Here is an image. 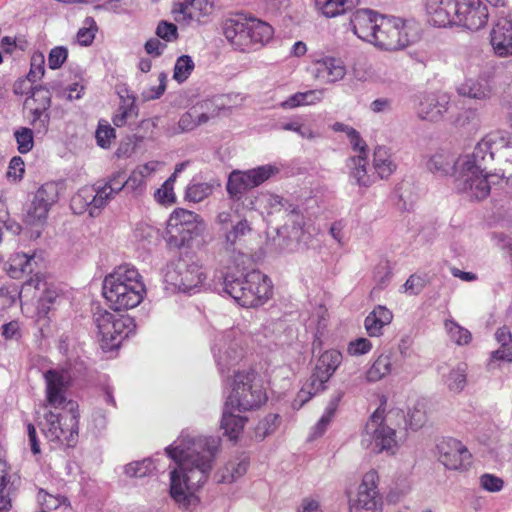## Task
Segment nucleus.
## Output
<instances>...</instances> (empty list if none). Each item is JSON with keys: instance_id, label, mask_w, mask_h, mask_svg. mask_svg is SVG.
I'll list each match as a JSON object with an SVG mask.
<instances>
[{"instance_id": "nucleus-1", "label": "nucleus", "mask_w": 512, "mask_h": 512, "mask_svg": "<svg viewBox=\"0 0 512 512\" xmlns=\"http://www.w3.org/2000/svg\"><path fill=\"white\" fill-rule=\"evenodd\" d=\"M220 438L183 431L165 450L176 462L170 473V495L182 508L198 504L196 491L207 481L220 448Z\"/></svg>"}, {"instance_id": "nucleus-2", "label": "nucleus", "mask_w": 512, "mask_h": 512, "mask_svg": "<svg viewBox=\"0 0 512 512\" xmlns=\"http://www.w3.org/2000/svg\"><path fill=\"white\" fill-rule=\"evenodd\" d=\"M46 384L44 419L39 423L48 441L60 446L74 447L78 441V412L76 403L67 399L68 375L63 370L50 369L44 373Z\"/></svg>"}, {"instance_id": "nucleus-3", "label": "nucleus", "mask_w": 512, "mask_h": 512, "mask_svg": "<svg viewBox=\"0 0 512 512\" xmlns=\"http://www.w3.org/2000/svg\"><path fill=\"white\" fill-rule=\"evenodd\" d=\"M428 169L440 176L452 175L463 184V190L473 200H483L489 194L492 185L511 179L512 173L506 175L485 172L477 162H430Z\"/></svg>"}, {"instance_id": "nucleus-4", "label": "nucleus", "mask_w": 512, "mask_h": 512, "mask_svg": "<svg viewBox=\"0 0 512 512\" xmlns=\"http://www.w3.org/2000/svg\"><path fill=\"white\" fill-rule=\"evenodd\" d=\"M103 295L115 311L137 307L146 295V286L139 271L130 265H121L105 276Z\"/></svg>"}, {"instance_id": "nucleus-5", "label": "nucleus", "mask_w": 512, "mask_h": 512, "mask_svg": "<svg viewBox=\"0 0 512 512\" xmlns=\"http://www.w3.org/2000/svg\"><path fill=\"white\" fill-rule=\"evenodd\" d=\"M226 40L239 52H251L260 49L273 37L274 30L268 23L256 18L236 15L222 23Z\"/></svg>"}, {"instance_id": "nucleus-6", "label": "nucleus", "mask_w": 512, "mask_h": 512, "mask_svg": "<svg viewBox=\"0 0 512 512\" xmlns=\"http://www.w3.org/2000/svg\"><path fill=\"white\" fill-rule=\"evenodd\" d=\"M223 289L242 307L254 308L270 299L273 286L267 275L259 270H252L237 278L227 275Z\"/></svg>"}, {"instance_id": "nucleus-7", "label": "nucleus", "mask_w": 512, "mask_h": 512, "mask_svg": "<svg viewBox=\"0 0 512 512\" xmlns=\"http://www.w3.org/2000/svg\"><path fill=\"white\" fill-rule=\"evenodd\" d=\"M266 400V393L255 371H238L234 374L231 391L225 401L228 407H236L241 413L259 408Z\"/></svg>"}, {"instance_id": "nucleus-8", "label": "nucleus", "mask_w": 512, "mask_h": 512, "mask_svg": "<svg viewBox=\"0 0 512 512\" xmlns=\"http://www.w3.org/2000/svg\"><path fill=\"white\" fill-rule=\"evenodd\" d=\"M205 228V222L199 214L176 208L167 220L164 239L171 248L189 247Z\"/></svg>"}, {"instance_id": "nucleus-9", "label": "nucleus", "mask_w": 512, "mask_h": 512, "mask_svg": "<svg viewBox=\"0 0 512 512\" xmlns=\"http://www.w3.org/2000/svg\"><path fill=\"white\" fill-rule=\"evenodd\" d=\"M361 445L373 453L394 455L401 440L397 437L396 430L388 425L387 418H383L382 413L377 410L365 425Z\"/></svg>"}, {"instance_id": "nucleus-10", "label": "nucleus", "mask_w": 512, "mask_h": 512, "mask_svg": "<svg viewBox=\"0 0 512 512\" xmlns=\"http://www.w3.org/2000/svg\"><path fill=\"white\" fill-rule=\"evenodd\" d=\"M98 336L106 349L117 348L135 330L133 318L98 309L94 314Z\"/></svg>"}, {"instance_id": "nucleus-11", "label": "nucleus", "mask_w": 512, "mask_h": 512, "mask_svg": "<svg viewBox=\"0 0 512 512\" xmlns=\"http://www.w3.org/2000/svg\"><path fill=\"white\" fill-rule=\"evenodd\" d=\"M62 189L61 182L50 181L41 185L25 214L24 222L29 226H43L51 207L57 203Z\"/></svg>"}, {"instance_id": "nucleus-12", "label": "nucleus", "mask_w": 512, "mask_h": 512, "mask_svg": "<svg viewBox=\"0 0 512 512\" xmlns=\"http://www.w3.org/2000/svg\"><path fill=\"white\" fill-rule=\"evenodd\" d=\"M372 44L381 49L396 51L405 48L409 44L403 19L395 16L383 15L379 19V28L376 31Z\"/></svg>"}, {"instance_id": "nucleus-13", "label": "nucleus", "mask_w": 512, "mask_h": 512, "mask_svg": "<svg viewBox=\"0 0 512 512\" xmlns=\"http://www.w3.org/2000/svg\"><path fill=\"white\" fill-rule=\"evenodd\" d=\"M213 355L221 373L229 370L243 356L242 337L236 330L218 334L212 348Z\"/></svg>"}, {"instance_id": "nucleus-14", "label": "nucleus", "mask_w": 512, "mask_h": 512, "mask_svg": "<svg viewBox=\"0 0 512 512\" xmlns=\"http://www.w3.org/2000/svg\"><path fill=\"white\" fill-rule=\"evenodd\" d=\"M206 279L203 267L196 261L180 260L166 273V282L182 292L199 288Z\"/></svg>"}, {"instance_id": "nucleus-15", "label": "nucleus", "mask_w": 512, "mask_h": 512, "mask_svg": "<svg viewBox=\"0 0 512 512\" xmlns=\"http://www.w3.org/2000/svg\"><path fill=\"white\" fill-rule=\"evenodd\" d=\"M452 26H463L469 30H479L485 26L488 10L481 0H456Z\"/></svg>"}, {"instance_id": "nucleus-16", "label": "nucleus", "mask_w": 512, "mask_h": 512, "mask_svg": "<svg viewBox=\"0 0 512 512\" xmlns=\"http://www.w3.org/2000/svg\"><path fill=\"white\" fill-rule=\"evenodd\" d=\"M379 476L376 470L366 472L358 487L357 498L350 500V509L362 508L372 512H381L382 497L378 491Z\"/></svg>"}, {"instance_id": "nucleus-17", "label": "nucleus", "mask_w": 512, "mask_h": 512, "mask_svg": "<svg viewBox=\"0 0 512 512\" xmlns=\"http://www.w3.org/2000/svg\"><path fill=\"white\" fill-rule=\"evenodd\" d=\"M439 461L449 470L466 471L471 465V453L459 440L448 438L438 446Z\"/></svg>"}, {"instance_id": "nucleus-18", "label": "nucleus", "mask_w": 512, "mask_h": 512, "mask_svg": "<svg viewBox=\"0 0 512 512\" xmlns=\"http://www.w3.org/2000/svg\"><path fill=\"white\" fill-rule=\"evenodd\" d=\"M495 157H512V141L499 133H492L479 141L473 149L470 160H487Z\"/></svg>"}, {"instance_id": "nucleus-19", "label": "nucleus", "mask_w": 512, "mask_h": 512, "mask_svg": "<svg viewBox=\"0 0 512 512\" xmlns=\"http://www.w3.org/2000/svg\"><path fill=\"white\" fill-rule=\"evenodd\" d=\"M382 16L377 11L368 8L356 10L350 18L354 34L371 43L372 39H375L376 31L379 28V19H382Z\"/></svg>"}, {"instance_id": "nucleus-20", "label": "nucleus", "mask_w": 512, "mask_h": 512, "mask_svg": "<svg viewBox=\"0 0 512 512\" xmlns=\"http://www.w3.org/2000/svg\"><path fill=\"white\" fill-rule=\"evenodd\" d=\"M50 106L51 93L44 87L31 88V94L24 102V107L32 114V123L39 122L40 127H46L49 122L47 111Z\"/></svg>"}, {"instance_id": "nucleus-21", "label": "nucleus", "mask_w": 512, "mask_h": 512, "mask_svg": "<svg viewBox=\"0 0 512 512\" xmlns=\"http://www.w3.org/2000/svg\"><path fill=\"white\" fill-rule=\"evenodd\" d=\"M449 97L446 94L424 93L419 96L418 115L423 120L438 121L448 111Z\"/></svg>"}, {"instance_id": "nucleus-22", "label": "nucleus", "mask_w": 512, "mask_h": 512, "mask_svg": "<svg viewBox=\"0 0 512 512\" xmlns=\"http://www.w3.org/2000/svg\"><path fill=\"white\" fill-rule=\"evenodd\" d=\"M429 23L436 27L452 26L456 0H422Z\"/></svg>"}, {"instance_id": "nucleus-23", "label": "nucleus", "mask_w": 512, "mask_h": 512, "mask_svg": "<svg viewBox=\"0 0 512 512\" xmlns=\"http://www.w3.org/2000/svg\"><path fill=\"white\" fill-rule=\"evenodd\" d=\"M212 9V0H177L172 13L176 21L189 22L210 14Z\"/></svg>"}, {"instance_id": "nucleus-24", "label": "nucleus", "mask_w": 512, "mask_h": 512, "mask_svg": "<svg viewBox=\"0 0 512 512\" xmlns=\"http://www.w3.org/2000/svg\"><path fill=\"white\" fill-rule=\"evenodd\" d=\"M461 97L477 100L487 101L492 97L493 85L491 80L484 75L477 78H467L456 89Z\"/></svg>"}, {"instance_id": "nucleus-25", "label": "nucleus", "mask_w": 512, "mask_h": 512, "mask_svg": "<svg viewBox=\"0 0 512 512\" xmlns=\"http://www.w3.org/2000/svg\"><path fill=\"white\" fill-rule=\"evenodd\" d=\"M346 75V67L340 59L324 57L314 62L313 76L326 84L342 80Z\"/></svg>"}, {"instance_id": "nucleus-26", "label": "nucleus", "mask_w": 512, "mask_h": 512, "mask_svg": "<svg viewBox=\"0 0 512 512\" xmlns=\"http://www.w3.org/2000/svg\"><path fill=\"white\" fill-rule=\"evenodd\" d=\"M93 208L97 216L101 211L123 190V184L116 182L114 175L104 180L97 181L93 186Z\"/></svg>"}, {"instance_id": "nucleus-27", "label": "nucleus", "mask_w": 512, "mask_h": 512, "mask_svg": "<svg viewBox=\"0 0 512 512\" xmlns=\"http://www.w3.org/2000/svg\"><path fill=\"white\" fill-rule=\"evenodd\" d=\"M495 340L499 348L492 351L487 362V368L494 370L500 367V363H512V333L506 326L500 327L495 332Z\"/></svg>"}, {"instance_id": "nucleus-28", "label": "nucleus", "mask_w": 512, "mask_h": 512, "mask_svg": "<svg viewBox=\"0 0 512 512\" xmlns=\"http://www.w3.org/2000/svg\"><path fill=\"white\" fill-rule=\"evenodd\" d=\"M393 320V313L385 306H376L365 318L364 327L370 337H380L383 328Z\"/></svg>"}, {"instance_id": "nucleus-29", "label": "nucleus", "mask_w": 512, "mask_h": 512, "mask_svg": "<svg viewBox=\"0 0 512 512\" xmlns=\"http://www.w3.org/2000/svg\"><path fill=\"white\" fill-rule=\"evenodd\" d=\"M491 44L501 57L512 55V21L497 24L491 32Z\"/></svg>"}, {"instance_id": "nucleus-30", "label": "nucleus", "mask_w": 512, "mask_h": 512, "mask_svg": "<svg viewBox=\"0 0 512 512\" xmlns=\"http://www.w3.org/2000/svg\"><path fill=\"white\" fill-rule=\"evenodd\" d=\"M235 412H238L236 407H228V404H224L221 428L230 439H237L247 422L246 417Z\"/></svg>"}, {"instance_id": "nucleus-31", "label": "nucleus", "mask_w": 512, "mask_h": 512, "mask_svg": "<svg viewBox=\"0 0 512 512\" xmlns=\"http://www.w3.org/2000/svg\"><path fill=\"white\" fill-rule=\"evenodd\" d=\"M252 232L251 223L246 218H241L232 224L224 234V246L227 250L234 251L242 244L244 239Z\"/></svg>"}, {"instance_id": "nucleus-32", "label": "nucleus", "mask_w": 512, "mask_h": 512, "mask_svg": "<svg viewBox=\"0 0 512 512\" xmlns=\"http://www.w3.org/2000/svg\"><path fill=\"white\" fill-rule=\"evenodd\" d=\"M286 204L287 201L282 197L269 192L259 193L250 203L251 209L260 210L262 213L266 212L267 214L281 212Z\"/></svg>"}, {"instance_id": "nucleus-33", "label": "nucleus", "mask_w": 512, "mask_h": 512, "mask_svg": "<svg viewBox=\"0 0 512 512\" xmlns=\"http://www.w3.org/2000/svg\"><path fill=\"white\" fill-rule=\"evenodd\" d=\"M342 362L340 351L331 349L323 352L316 362L315 369L322 379H330Z\"/></svg>"}, {"instance_id": "nucleus-34", "label": "nucleus", "mask_w": 512, "mask_h": 512, "mask_svg": "<svg viewBox=\"0 0 512 512\" xmlns=\"http://www.w3.org/2000/svg\"><path fill=\"white\" fill-rule=\"evenodd\" d=\"M252 188L247 170H234L230 173L226 189L231 198L238 200L247 190Z\"/></svg>"}, {"instance_id": "nucleus-35", "label": "nucleus", "mask_w": 512, "mask_h": 512, "mask_svg": "<svg viewBox=\"0 0 512 512\" xmlns=\"http://www.w3.org/2000/svg\"><path fill=\"white\" fill-rule=\"evenodd\" d=\"M394 354L385 352L380 354L366 372L368 382H376L389 375L393 367Z\"/></svg>"}, {"instance_id": "nucleus-36", "label": "nucleus", "mask_w": 512, "mask_h": 512, "mask_svg": "<svg viewBox=\"0 0 512 512\" xmlns=\"http://www.w3.org/2000/svg\"><path fill=\"white\" fill-rule=\"evenodd\" d=\"M442 379L450 392L459 393L467 384L466 366L459 364L442 372Z\"/></svg>"}, {"instance_id": "nucleus-37", "label": "nucleus", "mask_w": 512, "mask_h": 512, "mask_svg": "<svg viewBox=\"0 0 512 512\" xmlns=\"http://www.w3.org/2000/svg\"><path fill=\"white\" fill-rule=\"evenodd\" d=\"M360 0H315L316 7L326 17H336L353 9Z\"/></svg>"}, {"instance_id": "nucleus-38", "label": "nucleus", "mask_w": 512, "mask_h": 512, "mask_svg": "<svg viewBox=\"0 0 512 512\" xmlns=\"http://www.w3.org/2000/svg\"><path fill=\"white\" fill-rule=\"evenodd\" d=\"M93 190L91 187H83L71 198L70 207L75 214L88 212L91 217L97 216L93 208Z\"/></svg>"}, {"instance_id": "nucleus-39", "label": "nucleus", "mask_w": 512, "mask_h": 512, "mask_svg": "<svg viewBox=\"0 0 512 512\" xmlns=\"http://www.w3.org/2000/svg\"><path fill=\"white\" fill-rule=\"evenodd\" d=\"M149 172L150 168L148 167V164H144L134 170L129 177H126V173L123 171H118L113 175L116 182L123 184V189L126 188L127 190L138 191L141 189L144 178L149 174Z\"/></svg>"}, {"instance_id": "nucleus-40", "label": "nucleus", "mask_w": 512, "mask_h": 512, "mask_svg": "<svg viewBox=\"0 0 512 512\" xmlns=\"http://www.w3.org/2000/svg\"><path fill=\"white\" fill-rule=\"evenodd\" d=\"M248 468V461L242 458L239 461H230L216 473L217 482L232 483L242 477Z\"/></svg>"}, {"instance_id": "nucleus-41", "label": "nucleus", "mask_w": 512, "mask_h": 512, "mask_svg": "<svg viewBox=\"0 0 512 512\" xmlns=\"http://www.w3.org/2000/svg\"><path fill=\"white\" fill-rule=\"evenodd\" d=\"M184 163L179 164L174 173L154 193L155 200L161 205H172L176 202L174 182L179 172L184 169Z\"/></svg>"}, {"instance_id": "nucleus-42", "label": "nucleus", "mask_w": 512, "mask_h": 512, "mask_svg": "<svg viewBox=\"0 0 512 512\" xmlns=\"http://www.w3.org/2000/svg\"><path fill=\"white\" fill-rule=\"evenodd\" d=\"M33 257L25 253L13 254L7 264V272L11 278L18 279L24 274L32 272Z\"/></svg>"}, {"instance_id": "nucleus-43", "label": "nucleus", "mask_w": 512, "mask_h": 512, "mask_svg": "<svg viewBox=\"0 0 512 512\" xmlns=\"http://www.w3.org/2000/svg\"><path fill=\"white\" fill-rule=\"evenodd\" d=\"M221 108L218 107L217 110H213L210 114L203 112V113H197L195 110L188 111L184 113L179 122V128L181 131H191L195 129L200 124L206 123L210 118H214L219 115Z\"/></svg>"}, {"instance_id": "nucleus-44", "label": "nucleus", "mask_w": 512, "mask_h": 512, "mask_svg": "<svg viewBox=\"0 0 512 512\" xmlns=\"http://www.w3.org/2000/svg\"><path fill=\"white\" fill-rule=\"evenodd\" d=\"M376 162H353L350 178L360 186H369L376 180V174L373 173V164Z\"/></svg>"}, {"instance_id": "nucleus-45", "label": "nucleus", "mask_w": 512, "mask_h": 512, "mask_svg": "<svg viewBox=\"0 0 512 512\" xmlns=\"http://www.w3.org/2000/svg\"><path fill=\"white\" fill-rule=\"evenodd\" d=\"M324 90H308L297 92L291 95L281 105L284 108H296L301 105H313L320 102L323 98Z\"/></svg>"}, {"instance_id": "nucleus-46", "label": "nucleus", "mask_w": 512, "mask_h": 512, "mask_svg": "<svg viewBox=\"0 0 512 512\" xmlns=\"http://www.w3.org/2000/svg\"><path fill=\"white\" fill-rule=\"evenodd\" d=\"M138 116V108L135 105L134 98H122L121 104L112 117V122L117 127L124 126L128 119Z\"/></svg>"}, {"instance_id": "nucleus-47", "label": "nucleus", "mask_w": 512, "mask_h": 512, "mask_svg": "<svg viewBox=\"0 0 512 512\" xmlns=\"http://www.w3.org/2000/svg\"><path fill=\"white\" fill-rule=\"evenodd\" d=\"M19 482L18 475L11 471L9 464L0 459V493H13Z\"/></svg>"}, {"instance_id": "nucleus-48", "label": "nucleus", "mask_w": 512, "mask_h": 512, "mask_svg": "<svg viewBox=\"0 0 512 512\" xmlns=\"http://www.w3.org/2000/svg\"><path fill=\"white\" fill-rule=\"evenodd\" d=\"M445 329L449 338L457 345H467L472 339L470 331L454 320H446Z\"/></svg>"}, {"instance_id": "nucleus-49", "label": "nucleus", "mask_w": 512, "mask_h": 512, "mask_svg": "<svg viewBox=\"0 0 512 512\" xmlns=\"http://www.w3.org/2000/svg\"><path fill=\"white\" fill-rule=\"evenodd\" d=\"M253 188L261 185L279 172V168L272 164H264L247 170Z\"/></svg>"}, {"instance_id": "nucleus-50", "label": "nucleus", "mask_w": 512, "mask_h": 512, "mask_svg": "<svg viewBox=\"0 0 512 512\" xmlns=\"http://www.w3.org/2000/svg\"><path fill=\"white\" fill-rule=\"evenodd\" d=\"M213 192V186L209 183H190L185 191V200L198 203L206 199Z\"/></svg>"}, {"instance_id": "nucleus-51", "label": "nucleus", "mask_w": 512, "mask_h": 512, "mask_svg": "<svg viewBox=\"0 0 512 512\" xmlns=\"http://www.w3.org/2000/svg\"><path fill=\"white\" fill-rule=\"evenodd\" d=\"M62 300V296L58 290L52 286H47L43 290V295L40 296L38 301V313L47 315L51 308Z\"/></svg>"}, {"instance_id": "nucleus-52", "label": "nucleus", "mask_w": 512, "mask_h": 512, "mask_svg": "<svg viewBox=\"0 0 512 512\" xmlns=\"http://www.w3.org/2000/svg\"><path fill=\"white\" fill-rule=\"evenodd\" d=\"M195 68L194 61L189 55L180 56L175 63L173 79L178 83L185 82Z\"/></svg>"}, {"instance_id": "nucleus-53", "label": "nucleus", "mask_w": 512, "mask_h": 512, "mask_svg": "<svg viewBox=\"0 0 512 512\" xmlns=\"http://www.w3.org/2000/svg\"><path fill=\"white\" fill-rule=\"evenodd\" d=\"M155 469L152 459L147 458L141 461H135L124 467V472L129 477H145Z\"/></svg>"}, {"instance_id": "nucleus-54", "label": "nucleus", "mask_w": 512, "mask_h": 512, "mask_svg": "<svg viewBox=\"0 0 512 512\" xmlns=\"http://www.w3.org/2000/svg\"><path fill=\"white\" fill-rule=\"evenodd\" d=\"M327 325V310L319 306L306 321L307 329L313 331L315 335H321Z\"/></svg>"}, {"instance_id": "nucleus-55", "label": "nucleus", "mask_w": 512, "mask_h": 512, "mask_svg": "<svg viewBox=\"0 0 512 512\" xmlns=\"http://www.w3.org/2000/svg\"><path fill=\"white\" fill-rule=\"evenodd\" d=\"M280 128L286 131H294L302 138L307 139H313L318 135L309 125H306L298 118L281 123Z\"/></svg>"}, {"instance_id": "nucleus-56", "label": "nucleus", "mask_w": 512, "mask_h": 512, "mask_svg": "<svg viewBox=\"0 0 512 512\" xmlns=\"http://www.w3.org/2000/svg\"><path fill=\"white\" fill-rule=\"evenodd\" d=\"M95 137L100 147L107 148L116 137L115 130L107 121L100 120L95 132Z\"/></svg>"}, {"instance_id": "nucleus-57", "label": "nucleus", "mask_w": 512, "mask_h": 512, "mask_svg": "<svg viewBox=\"0 0 512 512\" xmlns=\"http://www.w3.org/2000/svg\"><path fill=\"white\" fill-rule=\"evenodd\" d=\"M37 499L41 506V511L45 512L55 510L66 502L64 497L49 494L42 489L39 490Z\"/></svg>"}, {"instance_id": "nucleus-58", "label": "nucleus", "mask_w": 512, "mask_h": 512, "mask_svg": "<svg viewBox=\"0 0 512 512\" xmlns=\"http://www.w3.org/2000/svg\"><path fill=\"white\" fill-rule=\"evenodd\" d=\"M85 27L78 30L76 34V42L81 46H89L95 38V21L91 17L85 19Z\"/></svg>"}, {"instance_id": "nucleus-59", "label": "nucleus", "mask_w": 512, "mask_h": 512, "mask_svg": "<svg viewBox=\"0 0 512 512\" xmlns=\"http://www.w3.org/2000/svg\"><path fill=\"white\" fill-rule=\"evenodd\" d=\"M479 485L487 492L497 493L503 489L504 481L494 474L484 473L479 477Z\"/></svg>"}, {"instance_id": "nucleus-60", "label": "nucleus", "mask_w": 512, "mask_h": 512, "mask_svg": "<svg viewBox=\"0 0 512 512\" xmlns=\"http://www.w3.org/2000/svg\"><path fill=\"white\" fill-rule=\"evenodd\" d=\"M373 348L370 340L367 338H357L348 344L347 351L352 356H360L369 353Z\"/></svg>"}, {"instance_id": "nucleus-61", "label": "nucleus", "mask_w": 512, "mask_h": 512, "mask_svg": "<svg viewBox=\"0 0 512 512\" xmlns=\"http://www.w3.org/2000/svg\"><path fill=\"white\" fill-rule=\"evenodd\" d=\"M156 35L166 42L175 41L178 38L177 27L173 23L161 21L156 28Z\"/></svg>"}, {"instance_id": "nucleus-62", "label": "nucleus", "mask_w": 512, "mask_h": 512, "mask_svg": "<svg viewBox=\"0 0 512 512\" xmlns=\"http://www.w3.org/2000/svg\"><path fill=\"white\" fill-rule=\"evenodd\" d=\"M68 50L64 46H57L51 49L48 55V65L51 69L60 68L67 60Z\"/></svg>"}, {"instance_id": "nucleus-63", "label": "nucleus", "mask_w": 512, "mask_h": 512, "mask_svg": "<svg viewBox=\"0 0 512 512\" xmlns=\"http://www.w3.org/2000/svg\"><path fill=\"white\" fill-rule=\"evenodd\" d=\"M44 75V56L42 53H35L32 56L31 69L28 74V80L35 82Z\"/></svg>"}, {"instance_id": "nucleus-64", "label": "nucleus", "mask_w": 512, "mask_h": 512, "mask_svg": "<svg viewBox=\"0 0 512 512\" xmlns=\"http://www.w3.org/2000/svg\"><path fill=\"white\" fill-rule=\"evenodd\" d=\"M425 285L426 281L423 277L413 274L404 283L403 291L409 295H418Z\"/></svg>"}]
</instances>
